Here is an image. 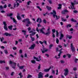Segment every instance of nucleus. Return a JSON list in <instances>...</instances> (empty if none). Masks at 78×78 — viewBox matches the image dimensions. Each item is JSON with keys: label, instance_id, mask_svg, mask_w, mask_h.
I'll use <instances>...</instances> for the list:
<instances>
[{"label": "nucleus", "instance_id": "f257e3e1", "mask_svg": "<svg viewBox=\"0 0 78 78\" xmlns=\"http://www.w3.org/2000/svg\"><path fill=\"white\" fill-rule=\"evenodd\" d=\"M9 64H11V66L12 67V69L16 68V63L13 62L11 61H9Z\"/></svg>", "mask_w": 78, "mask_h": 78}, {"label": "nucleus", "instance_id": "f03ea898", "mask_svg": "<svg viewBox=\"0 0 78 78\" xmlns=\"http://www.w3.org/2000/svg\"><path fill=\"white\" fill-rule=\"evenodd\" d=\"M51 14H53V17L54 18H55L56 17L57 19H59V16H58L56 15V11L55 10H53V12L51 13Z\"/></svg>", "mask_w": 78, "mask_h": 78}, {"label": "nucleus", "instance_id": "7ed1b4c3", "mask_svg": "<svg viewBox=\"0 0 78 78\" xmlns=\"http://www.w3.org/2000/svg\"><path fill=\"white\" fill-rule=\"evenodd\" d=\"M74 3L71 2L72 5H70L72 9H75V7H74V5L75 4H78V2L76 1V0H74Z\"/></svg>", "mask_w": 78, "mask_h": 78}, {"label": "nucleus", "instance_id": "20e7f679", "mask_svg": "<svg viewBox=\"0 0 78 78\" xmlns=\"http://www.w3.org/2000/svg\"><path fill=\"white\" fill-rule=\"evenodd\" d=\"M38 58H37L35 56H34V59H36V61H38V62H40V61H41V56L40 55L38 56Z\"/></svg>", "mask_w": 78, "mask_h": 78}, {"label": "nucleus", "instance_id": "39448f33", "mask_svg": "<svg viewBox=\"0 0 78 78\" xmlns=\"http://www.w3.org/2000/svg\"><path fill=\"white\" fill-rule=\"evenodd\" d=\"M23 22H27V23L28 24H29V25H30V24H31V22H30L29 21V20L27 18L26 19L24 20L23 21H22Z\"/></svg>", "mask_w": 78, "mask_h": 78}, {"label": "nucleus", "instance_id": "423d86ee", "mask_svg": "<svg viewBox=\"0 0 78 78\" xmlns=\"http://www.w3.org/2000/svg\"><path fill=\"white\" fill-rule=\"evenodd\" d=\"M42 46L43 47L42 49H41V50L42 52V53H45V52H47L48 51V49H46L45 48H44V46L42 45Z\"/></svg>", "mask_w": 78, "mask_h": 78}, {"label": "nucleus", "instance_id": "0eeeda50", "mask_svg": "<svg viewBox=\"0 0 78 78\" xmlns=\"http://www.w3.org/2000/svg\"><path fill=\"white\" fill-rule=\"evenodd\" d=\"M64 71L65 72L64 73L65 76H67V75L68 74V73H69V69L66 68L64 70Z\"/></svg>", "mask_w": 78, "mask_h": 78}, {"label": "nucleus", "instance_id": "6e6552de", "mask_svg": "<svg viewBox=\"0 0 78 78\" xmlns=\"http://www.w3.org/2000/svg\"><path fill=\"white\" fill-rule=\"evenodd\" d=\"M44 73H42V72H40L38 75V78H43V75Z\"/></svg>", "mask_w": 78, "mask_h": 78}, {"label": "nucleus", "instance_id": "1a4fd4ad", "mask_svg": "<svg viewBox=\"0 0 78 78\" xmlns=\"http://www.w3.org/2000/svg\"><path fill=\"white\" fill-rule=\"evenodd\" d=\"M3 24L5 25L4 26V28L5 30H6V31H8V28H7V26H6V25H7L6 24V22H4L3 23Z\"/></svg>", "mask_w": 78, "mask_h": 78}, {"label": "nucleus", "instance_id": "9d476101", "mask_svg": "<svg viewBox=\"0 0 78 78\" xmlns=\"http://www.w3.org/2000/svg\"><path fill=\"white\" fill-rule=\"evenodd\" d=\"M35 46H36V44H33L29 48V49H31L32 50H33L34 47H35Z\"/></svg>", "mask_w": 78, "mask_h": 78}, {"label": "nucleus", "instance_id": "9b49d317", "mask_svg": "<svg viewBox=\"0 0 78 78\" xmlns=\"http://www.w3.org/2000/svg\"><path fill=\"white\" fill-rule=\"evenodd\" d=\"M51 68H53V66L50 67L49 69H44V71L45 72H49V70H50Z\"/></svg>", "mask_w": 78, "mask_h": 78}, {"label": "nucleus", "instance_id": "f8f14e48", "mask_svg": "<svg viewBox=\"0 0 78 78\" xmlns=\"http://www.w3.org/2000/svg\"><path fill=\"white\" fill-rule=\"evenodd\" d=\"M71 48L72 51H75V47H74L73 46V44H72V43L71 44Z\"/></svg>", "mask_w": 78, "mask_h": 78}, {"label": "nucleus", "instance_id": "ddd939ff", "mask_svg": "<svg viewBox=\"0 0 78 78\" xmlns=\"http://www.w3.org/2000/svg\"><path fill=\"white\" fill-rule=\"evenodd\" d=\"M44 30H45V28H43L40 30L41 33H42L43 34H45V32L43 31Z\"/></svg>", "mask_w": 78, "mask_h": 78}, {"label": "nucleus", "instance_id": "4468645a", "mask_svg": "<svg viewBox=\"0 0 78 78\" xmlns=\"http://www.w3.org/2000/svg\"><path fill=\"white\" fill-rule=\"evenodd\" d=\"M17 18L18 20H20L21 19V18L20 16V14L19 13H17Z\"/></svg>", "mask_w": 78, "mask_h": 78}, {"label": "nucleus", "instance_id": "2eb2a0df", "mask_svg": "<svg viewBox=\"0 0 78 78\" xmlns=\"http://www.w3.org/2000/svg\"><path fill=\"white\" fill-rule=\"evenodd\" d=\"M50 27H48V29L47 30V31L48 32L46 33L45 34H50Z\"/></svg>", "mask_w": 78, "mask_h": 78}, {"label": "nucleus", "instance_id": "dca6fc26", "mask_svg": "<svg viewBox=\"0 0 78 78\" xmlns=\"http://www.w3.org/2000/svg\"><path fill=\"white\" fill-rule=\"evenodd\" d=\"M69 11L67 10V9L65 10L64 11H63L62 12V14H66L67 12H68Z\"/></svg>", "mask_w": 78, "mask_h": 78}, {"label": "nucleus", "instance_id": "f3484780", "mask_svg": "<svg viewBox=\"0 0 78 78\" xmlns=\"http://www.w3.org/2000/svg\"><path fill=\"white\" fill-rule=\"evenodd\" d=\"M62 50V48L60 50L58 51H59L60 53L58 54V56H61V54L62 53V52L61 51Z\"/></svg>", "mask_w": 78, "mask_h": 78}, {"label": "nucleus", "instance_id": "a211bd4d", "mask_svg": "<svg viewBox=\"0 0 78 78\" xmlns=\"http://www.w3.org/2000/svg\"><path fill=\"white\" fill-rule=\"evenodd\" d=\"M10 19H12V20H13V22H14L15 23H17V21L14 18H12V17L11 16H10Z\"/></svg>", "mask_w": 78, "mask_h": 78}, {"label": "nucleus", "instance_id": "6ab92c4d", "mask_svg": "<svg viewBox=\"0 0 78 78\" xmlns=\"http://www.w3.org/2000/svg\"><path fill=\"white\" fill-rule=\"evenodd\" d=\"M41 19L40 18H38L37 20V22L39 23H41Z\"/></svg>", "mask_w": 78, "mask_h": 78}, {"label": "nucleus", "instance_id": "aec40b11", "mask_svg": "<svg viewBox=\"0 0 78 78\" xmlns=\"http://www.w3.org/2000/svg\"><path fill=\"white\" fill-rule=\"evenodd\" d=\"M58 6L59 7L57 8V9H61L62 8V5L61 4H58Z\"/></svg>", "mask_w": 78, "mask_h": 78}, {"label": "nucleus", "instance_id": "412c9836", "mask_svg": "<svg viewBox=\"0 0 78 78\" xmlns=\"http://www.w3.org/2000/svg\"><path fill=\"white\" fill-rule=\"evenodd\" d=\"M63 37H64V35H63V34H61L60 35V39L61 40V39H62Z\"/></svg>", "mask_w": 78, "mask_h": 78}, {"label": "nucleus", "instance_id": "4be33fe9", "mask_svg": "<svg viewBox=\"0 0 78 78\" xmlns=\"http://www.w3.org/2000/svg\"><path fill=\"white\" fill-rule=\"evenodd\" d=\"M5 35L6 36H11V34H8V33H5Z\"/></svg>", "mask_w": 78, "mask_h": 78}, {"label": "nucleus", "instance_id": "5701e85b", "mask_svg": "<svg viewBox=\"0 0 78 78\" xmlns=\"http://www.w3.org/2000/svg\"><path fill=\"white\" fill-rule=\"evenodd\" d=\"M8 28L9 30H12V26H9L8 27Z\"/></svg>", "mask_w": 78, "mask_h": 78}, {"label": "nucleus", "instance_id": "b1692460", "mask_svg": "<svg viewBox=\"0 0 78 78\" xmlns=\"http://www.w3.org/2000/svg\"><path fill=\"white\" fill-rule=\"evenodd\" d=\"M47 8L48 9V10H50L51 9V8L50 7H49L48 6H46Z\"/></svg>", "mask_w": 78, "mask_h": 78}, {"label": "nucleus", "instance_id": "393cba45", "mask_svg": "<svg viewBox=\"0 0 78 78\" xmlns=\"http://www.w3.org/2000/svg\"><path fill=\"white\" fill-rule=\"evenodd\" d=\"M31 61V62L33 64H35L36 63V61L34 60H32Z\"/></svg>", "mask_w": 78, "mask_h": 78}, {"label": "nucleus", "instance_id": "a878e982", "mask_svg": "<svg viewBox=\"0 0 78 78\" xmlns=\"http://www.w3.org/2000/svg\"><path fill=\"white\" fill-rule=\"evenodd\" d=\"M0 64H2V63H5V60H0Z\"/></svg>", "mask_w": 78, "mask_h": 78}, {"label": "nucleus", "instance_id": "bb28decb", "mask_svg": "<svg viewBox=\"0 0 78 78\" xmlns=\"http://www.w3.org/2000/svg\"><path fill=\"white\" fill-rule=\"evenodd\" d=\"M62 20L63 22H66V20H67L66 19H65L63 18H62Z\"/></svg>", "mask_w": 78, "mask_h": 78}, {"label": "nucleus", "instance_id": "cd10ccee", "mask_svg": "<svg viewBox=\"0 0 78 78\" xmlns=\"http://www.w3.org/2000/svg\"><path fill=\"white\" fill-rule=\"evenodd\" d=\"M67 37H68L69 39H72V37L71 36L68 35L67 36Z\"/></svg>", "mask_w": 78, "mask_h": 78}, {"label": "nucleus", "instance_id": "c85d7f7f", "mask_svg": "<svg viewBox=\"0 0 78 78\" xmlns=\"http://www.w3.org/2000/svg\"><path fill=\"white\" fill-rule=\"evenodd\" d=\"M56 36L57 37H58V35H59V33H58V31L56 30Z\"/></svg>", "mask_w": 78, "mask_h": 78}, {"label": "nucleus", "instance_id": "c756f323", "mask_svg": "<svg viewBox=\"0 0 78 78\" xmlns=\"http://www.w3.org/2000/svg\"><path fill=\"white\" fill-rule=\"evenodd\" d=\"M71 20V21H72V22H76V21L75 20H74L73 19H72Z\"/></svg>", "mask_w": 78, "mask_h": 78}, {"label": "nucleus", "instance_id": "7c9ffc66", "mask_svg": "<svg viewBox=\"0 0 78 78\" xmlns=\"http://www.w3.org/2000/svg\"><path fill=\"white\" fill-rule=\"evenodd\" d=\"M32 77V76L31 75H28L27 78H30Z\"/></svg>", "mask_w": 78, "mask_h": 78}, {"label": "nucleus", "instance_id": "2f4dec72", "mask_svg": "<svg viewBox=\"0 0 78 78\" xmlns=\"http://www.w3.org/2000/svg\"><path fill=\"white\" fill-rule=\"evenodd\" d=\"M66 27L67 28H70V27H71V26L70 24H68L67 25Z\"/></svg>", "mask_w": 78, "mask_h": 78}, {"label": "nucleus", "instance_id": "473e14b6", "mask_svg": "<svg viewBox=\"0 0 78 78\" xmlns=\"http://www.w3.org/2000/svg\"><path fill=\"white\" fill-rule=\"evenodd\" d=\"M59 39H58L57 38H56V43H57V44H59Z\"/></svg>", "mask_w": 78, "mask_h": 78}, {"label": "nucleus", "instance_id": "72a5a7b5", "mask_svg": "<svg viewBox=\"0 0 78 78\" xmlns=\"http://www.w3.org/2000/svg\"><path fill=\"white\" fill-rule=\"evenodd\" d=\"M37 7L38 9H39L40 11H42V9H41V8H40V7H39V6H37Z\"/></svg>", "mask_w": 78, "mask_h": 78}, {"label": "nucleus", "instance_id": "f704fd0d", "mask_svg": "<svg viewBox=\"0 0 78 78\" xmlns=\"http://www.w3.org/2000/svg\"><path fill=\"white\" fill-rule=\"evenodd\" d=\"M31 3V2L30 1H28L27 2V5H30V3Z\"/></svg>", "mask_w": 78, "mask_h": 78}, {"label": "nucleus", "instance_id": "c9c22d12", "mask_svg": "<svg viewBox=\"0 0 78 78\" xmlns=\"http://www.w3.org/2000/svg\"><path fill=\"white\" fill-rule=\"evenodd\" d=\"M0 39L1 40V42H3V39H4V38H3V37H2L1 38H0Z\"/></svg>", "mask_w": 78, "mask_h": 78}, {"label": "nucleus", "instance_id": "e433bc0d", "mask_svg": "<svg viewBox=\"0 0 78 78\" xmlns=\"http://www.w3.org/2000/svg\"><path fill=\"white\" fill-rule=\"evenodd\" d=\"M31 39V40L32 41H34L35 40V38H34V37H30Z\"/></svg>", "mask_w": 78, "mask_h": 78}, {"label": "nucleus", "instance_id": "4c0bfd02", "mask_svg": "<svg viewBox=\"0 0 78 78\" xmlns=\"http://www.w3.org/2000/svg\"><path fill=\"white\" fill-rule=\"evenodd\" d=\"M41 69V64H39V66L38 67V69Z\"/></svg>", "mask_w": 78, "mask_h": 78}, {"label": "nucleus", "instance_id": "58836bf2", "mask_svg": "<svg viewBox=\"0 0 78 78\" xmlns=\"http://www.w3.org/2000/svg\"><path fill=\"white\" fill-rule=\"evenodd\" d=\"M53 46V45L52 44H50L49 45V49H51V47H52V46Z\"/></svg>", "mask_w": 78, "mask_h": 78}, {"label": "nucleus", "instance_id": "ea45409f", "mask_svg": "<svg viewBox=\"0 0 78 78\" xmlns=\"http://www.w3.org/2000/svg\"><path fill=\"white\" fill-rule=\"evenodd\" d=\"M52 31L53 33H55V32H56V30H55V29H53L52 30Z\"/></svg>", "mask_w": 78, "mask_h": 78}, {"label": "nucleus", "instance_id": "a19ab883", "mask_svg": "<svg viewBox=\"0 0 78 78\" xmlns=\"http://www.w3.org/2000/svg\"><path fill=\"white\" fill-rule=\"evenodd\" d=\"M52 73L53 74H55V71L54 70H52Z\"/></svg>", "mask_w": 78, "mask_h": 78}, {"label": "nucleus", "instance_id": "79ce46f5", "mask_svg": "<svg viewBox=\"0 0 78 78\" xmlns=\"http://www.w3.org/2000/svg\"><path fill=\"white\" fill-rule=\"evenodd\" d=\"M39 43H40L41 44H43V43H44V42H42L41 41H39Z\"/></svg>", "mask_w": 78, "mask_h": 78}, {"label": "nucleus", "instance_id": "37998d69", "mask_svg": "<svg viewBox=\"0 0 78 78\" xmlns=\"http://www.w3.org/2000/svg\"><path fill=\"white\" fill-rule=\"evenodd\" d=\"M13 49L14 50H16L17 49V48L16 47H14L13 48Z\"/></svg>", "mask_w": 78, "mask_h": 78}, {"label": "nucleus", "instance_id": "c03bdc74", "mask_svg": "<svg viewBox=\"0 0 78 78\" xmlns=\"http://www.w3.org/2000/svg\"><path fill=\"white\" fill-rule=\"evenodd\" d=\"M73 70H74L75 71V70H77V68H73Z\"/></svg>", "mask_w": 78, "mask_h": 78}, {"label": "nucleus", "instance_id": "a18cd8bd", "mask_svg": "<svg viewBox=\"0 0 78 78\" xmlns=\"http://www.w3.org/2000/svg\"><path fill=\"white\" fill-rule=\"evenodd\" d=\"M19 53H22V50H20L19 51Z\"/></svg>", "mask_w": 78, "mask_h": 78}, {"label": "nucleus", "instance_id": "49530a36", "mask_svg": "<svg viewBox=\"0 0 78 78\" xmlns=\"http://www.w3.org/2000/svg\"><path fill=\"white\" fill-rule=\"evenodd\" d=\"M4 52L6 54H8V51L7 50H5Z\"/></svg>", "mask_w": 78, "mask_h": 78}, {"label": "nucleus", "instance_id": "de8ad7c7", "mask_svg": "<svg viewBox=\"0 0 78 78\" xmlns=\"http://www.w3.org/2000/svg\"><path fill=\"white\" fill-rule=\"evenodd\" d=\"M15 45H17V44H18V41H15Z\"/></svg>", "mask_w": 78, "mask_h": 78}, {"label": "nucleus", "instance_id": "09e8293b", "mask_svg": "<svg viewBox=\"0 0 78 78\" xmlns=\"http://www.w3.org/2000/svg\"><path fill=\"white\" fill-rule=\"evenodd\" d=\"M1 13H4L5 12V11L4 10H2L1 11Z\"/></svg>", "mask_w": 78, "mask_h": 78}, {"label": "nucleus", "instance_id": "8fccbe9b", "mask_svg": "<svg viewBox=\"0 0 78 78\" xmlns=\"http://www.w3.org/2000/svg\"><path fill=\"white\" fill-rule=\"evenodd\" d=\"M3 6L2 5H0V9H3Z\"/></svg>", "mask_w": 78, "mask_h": 78}, {"label": "nucleus", "instance_id": "3c124183", "mask_svg": "<svg viewBox=\"0 0 78 78\" xmlns=\"http://www.w3.org/2000/svg\"><path fill=\"white\" fill-rule=\"evenodd\" d=\"M43 22L44 23H46V20H45V19H44L43 20Z\"/></svg>", "mask_w": 78, "mask_h": 78}, {"label": "nucleus", "instance_id": "603ef678", "mask_svg": "<svg viewBox=\"0 0 78 78\" xmlns=\"http://www.w3.org/2000/svg\"><path fill=\"white\" fill-rule=\"evenodd\" d=\"M36 31H37V32H38V33H39V29H38V28H37L36 29Z\"/></svg>", "mask_w": 78, "mask_h": 78}, {"label": "nucleus", "instance_id": "864d4df0", "mask_svg": "<svg viewBox=\"0 0 78 78\" xmlns=\"http://www.w3.org/2000/svg\"><path fill=\"white\" fill-rule=\"evenodd\" d=\"M67 56H68L69 58H70L71 57V55L69 54H67Z\"/></svg>", "mask_w": 78, "mask_h": 78}, {"label": "nucleus", "instance_id": "5fc2aeb1", "mask_svg": "<svg viewBox=\"0 0 78 78\" xmlns=\"http://www.w3.org/2000/svg\"><path fill=\"white\" fill-rule=\"evenodd\" d=\"M55 34H54L53 33L52 34V37L54 38H55Z\"/></svg>", "mask_w": 78, "mask_h": 78}, {"label": "nucleus", "instance_id": "6e6d98bb", "mask_svg": "<svg viewBox=\"0 0 78 78\" xmlns=\"http://www.w3.org/2000/svg\"><path fill=\"white\" fill-rule=\"evenodd\" d=\"M28 30V31H30V30H31V27H29L27 28Z\"/></svg>", "mask_w": 78, "mask_h": 78}, {"label": "nucleus", "instance_id": "4d7b16f0", "mask_svg": "<svg viewBox=\"0 0 78 78\" xmlns=\"http://www.w3.org/2000/svg\"><path fill=\"white\" fill-rule=\"evenodd\" d=\"M35 43H36V44H39V41H36L35 42Z\"/></svg>", "mask_w": 78, "mask_h": 78}, {"label": "nucleus", "instance_id": "13d9d810", "mask_svg": "<svg viewBox=\"0 0 78 78\" xmlns=\"http://www.w3.org/2000/svg\"><path fill=\"white\" fill-rule=\"evenodd\" d=\"M33 35H34L32 34H30V37H32V36H33Z\"/></svg>", "mask_w": 78, "mask_h": 78}, {"label": "nucleus", "instance_id": "bf43d9fd", "mask_svg": "<svg viewBox=\"0 0 78 78\" xmlns=\"http://www.w3.org/2000/svg\"><path fill=\"white\" fill-rule=\"evenodd\" d=\"M56 75H58V70L57 69L56 70Z\"/></svg>", "mask_w": 78, "mask_h": 78}, {"label": "nucleus", "instance_id": "052dcab7", "mask_svg": "<svg viewBox=\"0 0 78 78\" xmlns=\"http://www.w3.org/2000/svg\"><path fill=\"white\" fill-rule=\"evenodd\" d=\"M20 68L21 69H23V66H20Z\"/></svg>", "mask_w": 78, "mask_h": 78}, {"label": "nucleus", "instance_id": "680f3d73", "mask_svg": "<svg viewBox=\"0 0 78 78\" xmlns=\"http://www.w3.org/2000/svg\"><path fill=\"white\" fill-rule=\"evenodd\" d=\"M44 76L45 77H48V74H47L46 75H45Z\"/></svg>", "mask_w": 78, "mask_h": 78}, {"label": "nucleus", "instance_id": "e2e57ef3", "mask_svg": "<svg viewBox=\"0 0 78 78\" xmlns=\"http://www.w3.org/2000/svg\"><path fill=\"white\" fill-rule=\"evenodd\" d=\"M12 16V13H10L9 14V16Z\"/></svg>", "mask_w": 78, "mask_h": 78}, {"label": "nucleus", "instance_id": "0e129e2a", "mask_svg": "<svg viewBox=\"0 0 78 78\" xmlns=\"http://www.w3.org/2000/svg\"><path fill=\"white\" fill-rule=\"evenodd\" d=\"M6 5H5L4 6V8H6L7 7Z\"/></svg>", "mask_w": 78, "mask_h": 78}, {"label": "nucleus", "instance_id": "69168bd1", "mask_svg": "<svg viewBox=\"0 0 78 78\" xmlns=\"http://www.w3.org/2000/svg\"><path fill=\"white\" fill-rule=\"evenodd\" d=\"M78 12V11H76V10H74L73 11V12H74L75 13H76Z\"/></svg>", "mask_w": 78, "mask_h": 78}, {"label": "nucleus", "instance_id": "338daca9", "mask_svg": "<svg viewBox=\"0 0 78 78\" xmlns=\"http://www.w3.org/2000/svg\"><path fill=\"white\" fill-rule=\"evenodd\" d=\"M58 47H59V48H62V46L61 45H59L58 46Z\"/></svg>", "mask_w": 78, "mask_h": 78}, {"label": "nucleus", "instance_id": "774afa93", "mask_svg": "<svg viewBox=\"0 0 78 78\" xmlns=\"http://www.w3.org/2000/svg\"><path fill=\"white\" fill-rule=\"evenodd\" d=\"M60 62L61 63H64V61H63V60H61L60 61Z\"/></svg>", "mask_w": 78, "mask_h": 78}]
</instances>
